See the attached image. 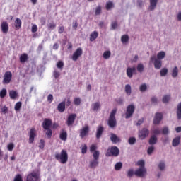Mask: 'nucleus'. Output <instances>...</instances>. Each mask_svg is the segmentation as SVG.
Returning a JSON list of instances; mask_svg holds the SVG:
<instances>
[{
	"label": "nucleus",
	"instance_id": "1",
	"mask_svg": "<svg viewBox=\"0 0 181 181\" xmlns=\"http://www.w3.org/2000/svg\"><path fill=\"white\" fill-rule=\"evenodd\" d=\"M55 159L57 160L60 161V163L64 165V163H67L69 160V154H67V151L64 149L62 150L61 153H57L55 154Z\"/></svg>",
	"mask_w": 181,
	"mask_h": 181
},
{
	"label": "nucleus",
	"instance_id": "2",
	"mask_svg": "<svg viewBox=\"0 0 181 181\" xmlns=\"http://www.w3.org/2000/svg\"><path fill=\"white\" fill-rule=\"evenodd\" d=\"M117 115V109H113L110 115L109 116V119L107 121V125L110 128L114 129L117 127V119L115 118V115Z\"/></svg>",
	"mask_w": 181,
	"mask_h": 181
},
{
	"label": "nucleus",
	"instance_id": "3",
	"mask_svg": "<svg viewBox=\"0 0 181 181\" xmlns=\"http://www.w3.org/2000/svg\"><path fill=\"white\" fill-rule=\"evenodd\" d=\"M93 159L90 160L89 162V168L90 169H95L97 166H98L100 162L98 161L100 159V151H95L93 153Z\"/></svg>",
	"mask_w": 181,
	"mask_h": 181
},
{
	"label": "nucleus",
	"instance_id": "4",
	"mask_svg": "<svg viewBox=\"0 0 181 181\" xmlns=\"http://www.w3.org/2000/svg\"><path fill=\"white\" fill-rule=\"evenodd\" d=\"M40 171L38 170L31 172L26 176L25 181H40Z\"/></svg>",
	"mask_w": 181,
	"mask_h": 181
},
{
	"label": "nucleus",
	"instance_id": "5",
	"mask_svg": "<svg viewBox=\"0 0 181 181\" xmlns=\"http://www.w3.org/2000/svg\"><path fill=\"white\" fill-rule=\"evenodd\" d=\"M119 155V148L118 147L113 146L110 148H108L107 150V152L105 153V156L111 157L115 156V158H117Z\"/></svg>",
	"mask_w": 181,
	"mask_h": 181
},
{
	"label": "nucleus",
	"instance_id": "6",
	"mask_svg": "<svg viewBox=\"0 0 181 181\" xmlns=\"http://www.w3.org/2000/svg\"><path fill=\"white\" fill-rule=\"evenodd\" d=\"M152 62H154L153 64L156 70H160L162 69V60L156 59V57L153 56L150 58V63H152Z\"/></svg>",
	"mask_w": 181,
	"mask_h": 181
},
{
	"label": "nucleus",
	"instance_id": "7",
	"mask_svg": "<svg viewBox=\"0 0 181 181\" xmlns=\"http://www.w3.org/2000/svg\"><path fill=\"white\" fill-rule=\"evenodd\" d=\"M146 168L145 167L139 168L134 171L135 176L137 177H145L146 176Z\"/></svg>",
	"mask_w": 181,
	"mask_h": 181
},
{
	"label": "nucleus",
	"instance_id": "8",
	"mask_svg": "<svg viewBox=\"0 0 181 181\" xmlns=\"http://www.w3.org/2000/svg\"><path fill=\"white\" fill-rule=\"evenodd\" d=\"M134 112H135V105H129L127 107L126 110V119H128L134 115Z\"/></svg>",
	"mask_w": 181,
	"mask_h": 181
},
{
	"label": "nucleus",
	"instance_id": "9",
	"mask_svg": "<svg viewBox=\"0 0 181 181\" xmlns=\"http://www.w3.org/2000/svg\"><path fill=\"white\" fill-rule=\"evenodd\" d=\"M81 56H83V49H81V47H78L74 52L72 55V60L74 62H77V60H78V58L81 57Z\"/></svg>",
	"mask_w": 181,
	"mask_h": 181
},
{
	"label": "nucleus",
	"instance_id": "10",
	"mask_svg": "<svg viewBox=\"0 0 181 181\" xmlns=\"http://www.w3.org/2000/svg\"><path fill=\"white\" fill-rule=\"evenodd\" d=\"M162 119H163V115H162L160 112H156L153 118L154 125H159Z\"/></svg>",
	"mask_w": 181,
	"mask_h": 181
},
{
	"label": "nucleus",
	"instance_id": "11",
	"mask_svg": "<svg viewBox=\"0 0 181 181\" xmlns=\"http://www.w3.org/2000/svg\"><path fill=\"white\" fill-rule=\"evenodd\" d=\"M149 135V130L146 128H143L140 132H139V138L141 140L145 139L146 136Z\"/></svg>",
	"mask_w": 181,
	"mask_h": 181
},
{
	"label": "nucleus",
	"instance_id": "12",
	"mask_svg": "<svg viewBox=\"0 0 181 181\" xmlns=\"http://www.w3.org/2000/svg\"><path fill=\"white\" fill-rule=\"evenodd\" d=\"M11 80H12V72L6 71L4 76V84H9V83H11Z\"/></svg>",
	"mask_w": 181,
	"mask_h": 181
},
{
	"label": "nucleus",
	"instance_id": "13",
	"mask_svg": "<svg viewBox=\"0 0 181 181\" xmlns=\"http://www.w3.org/2000/svg\"><path fill=\"white\" fill-rule=\"evenodd\" d=\"M29 135V144H33L35 142V136H36V129L32 128L28 134Z\"/></svg>",
	"mask_w": 181,
	"mask_h": 181
},
{
	"label": "nucleus",
	"instance_id": "14",
	"mask_svg": "<svg viewBox=\"0 0 181 181\" xmlns=\"http://www.w3.org/2000/svg\"><path fill=\"white\" fill-rule=\"evenodd\" d=\"M76 117H77V115L76 114H71L67 119L66 124L68 127H71L73 124H74V121H76Z\"/></svg>",
	"mask_w": 181,
	"mask_h": 181
},
{
	"label": "nucleus",
	"instance_id": "15",
	"mask_svg": "<svg viewBox=\"0 0 181 181\" xmlns=\"http://www.w3.org/2000/svg\"><path fill=\"white\" fill-rule=\"evenodd\" d=\"M52 119L49 118H46L44 119L42 122V127L44 129H49V128L52 127Z\"/></svg>",
	"mask_w": 181,
	"mask_h": 181
},
{
	"label": "nucleus",
	"instance_id": "16",
	"mask_svg": "<svg viewBox=\"0 0 181 181\" xmlns=\"http://www.w3.org/2000/svg\"><path fill=\"white\" fill-rule=\"evenodd\" d=\"M103 132H104V127L99 125L96 129V139H100L103 136Z\"/></svg>",
	"mask_w": 181,
	"mask_h": 181
},
{
	"label": "nucleus",
	"instance_id": "17",
	"mask_svg": "<svg viewBox=\"0 0 181 181\" xmlns=\"http://www.w3.org/2000/svg\"><path fill=\"white\" fill-rule=\"evenodd\" d=\"M1 32H3L4 34L8 33V32L9 31V25L6 21H3L1 23Z\"/></svg>",
	"mask_w": 181,
	"mask_h": 181
},
{
	"label": "nucleus",
	"instance_id": "18",
	"mask_svg": "<svg viewBox=\"0 0 181 181\" xmlns=\"http://www.w3.org/2000/svg\"><path fill=\"white\" fill-rule=\"evenodd\" d=\"M110 141H112V144H118V142L121 141V139L117 136V134L114 133L110 134Z\"/></svg>",
	"mask_w": 181,
	"mask_h": 181
},
{
	"label": "nucleus",
	"instance_id": "19",
	"mask_svg": "<svg viewBox=\"0 0 181 181\" xmlns=\"http://www.w3.org/2000/svg\"><path fill=\"white\" fill-rule=\"evenodd\" d=\"M57 110L59 112H64L66 110V100H64L58 104Z\"/></svg>",
	"mask_w": 181,
	"mask_h": 181
},
{
	"label": "nucleus",
	"instance_id": "20",
	"mask_svg": "<svg viewBox=\"0 0 181 181\" xmlns=\"http://www.w3.org/2000/svg\"><path fill=\"white\" fill-rule=\"evenodd\" d=\"M157 143H158V136L153 134L151 135L148 140L149 145H156Z\"/></svg>",
	"mask_w": 181,
	"mask_h": 181
},
{
	"label": "nucleus",
	"instance_id": "21",
	"mask_svg": "<svg viewBox=\"0 0 181 181\" xmlns=\"http://www.w3.org/2000/svg\"><path fill=\"white\" fill-rule=\"evenodd\" d=\"M156 5H158V0H150L149 10L151 11H155Z\"/></svg>",
	"mask_w": 181,
	"mask_h": 181
},
{
	"label": "nucleus",
	"instance_id": "22",
	"mask_svg": "<svg viewBox=\"0 0 181 181\" xmlns=\"http://www.w3.org/2000/svg\"><path fill=\"white\" fill-rule=\"evenodd\" d=\"M88 134V126L83 127L80 132L81 138H84Z\"/></svg>",
	"mask_w": 181,
	"mask_h": 181
},
{
	"label": "nucleus",
	"instance_id": "23",
	"mask_svg": "<svg viewBox=\"0 0 181 181\" xmlns=\"http://www.w3.org/2000/svg\"><path fill=\"white\" fill-rule=\"evenodd\" d=\"M59 138L62 139V141H67V132L64 129H62L60 133Z\"/></svg>",
	"mask_w": 181,
	"mask_h": 181
},
{
	"label": "nucleus",
	"instance_id": "24",
	"mask_svg": "<svg viewBox=\"0 0 181 181\" xmlns=\"http://www.w3.org/2000/svg\"><path fill=\"white\" fill-rule=\"evenodd\" d=\"M180 144V136H177L175 139H173L172 145L173 146H179V144Z\"/></svg>",
	"mask_w": 181,
	"mask_h": 181
},
{
	"label": "nucleus",
	"instance_id": "25",
	"mask_svg": "<svg viewBox=\"0 0 181 181\" xmlns=\"http://www.w3.org/2000/svg\"><path fill=\"white\" fill-rule=\"evenodd\" d=\"M9 97L11 100H15L18 97V92L13 90H10Z\"/></svg>",
	"mask_w": 181,
	"mask_h": 181
},
{
	"label": "nucleus",
	"instance_id": "26",
	"mask_svg": "<svg viewBox=\"0 0 181 181\" xmlns=\"http://www.w3.org/2000/svg\"><path fill=\"white\" fill-rule=\"evenodd\" d=\"M98 37V32L97 31H93L90 35V42H94L95 39Z\"/></svg>",
	"mask_w": 181,
	"mask_h": 181
},
{
	"label": "nucleus",
	"instance_id": "27",
	"mask_svg": "<svg viewBox=\"0 0 181 181\" xmlns=\"http://www.w3.org/2000/svg\"><path fill=\"white\" fill-rule=\"evenodd\" d=\"M14 23H15V28L16 29H21V28H22V21H21V18H17Z\"/></svg>",
	"mask_w": 181,
	"mask_h": 181
},
{
	"label": "nucleus",
	"instance_id": "28",
	"mask_svg": "<svg viewBox=\"0 0 181 181\" xmlns=\"http://www.w3.org/2000/svg\"><path fill=\"white\" fill-rule=\"evenodd\" d=\"M158 168L161 172H163L165 169H166V164L164 163V161H160Z\"/></svg>",
	"mask_w": 181,
	"mask_h": 181
},
{
	"label": "nucleus",
	"instance_id": "29",
	"mask_svg": "<svg viewBox=\"0 0 181 181\" xmlns=\"http://www.w3.org/2000/svg\"><path fill=\"white\" fill-rule=\"evenodd\" d=\"M124 90H125V93H126L127 95H131V94L132 93L131 85H129V84L125 85Z\"/></svg>",
	"mask_w": 181,
	"mask_h": 181
},
{
	"label": "nucleus",
	"instance_id": "30",
	"mask_svg": "<svg viewBox=\"0 0 181 181\" xmlns=\"http://www.w3.org/2000/svg\"><path fill=\"white\" fill-rule=\"evenodd\" d=\"M91 107L93 111H98V110H100L101 105H100V102H96L95 103H93Z\"/></svg>",
	"mask_w": 181,
	"mask_h": 181
},
{
	"label": "nucleus",
	"instance_id": "31",
	"mask_svg": "<svg viewBox=\"0 0 181 181\" xmlns=\"http://www.w3.org/2000/svg\"><path fill=\"white\" fill-rule=\"evenodd\" d=\"M166 56V54L163 51H160L157 54V60H163V58Z\"/></svg>",
	"mask_w": 181,
	"mask_h": 181
},
{
	"label": "nucleus",
	"instance_id": "32",
	"mask_svg": "<svg viewBox=\"0 0 181 181\" xmlns=\"http://www.w3.org/2000/svg\"><path fill=\"white\" fill-rule=\"evenodd\" d=\"M177 74H179V69H177V66H175L172 70V77H173V78H176V77H177Z\"/></svg>",
	"mask_w": 181,
	"mask_h": 181
},
{
	"label": "nucleus",
	"instance_id": "33",
	"mask_svg": "<svg viewBox=\"0 0 181 181\" xmlns=\"http://www.w3.org/2000/svg\"><path fill=\"white\" fill-rule=\"evenodd\" d=\"M177 119H181V103L177 106Z\"/></svg>",
	"mask_w": 181,
	"mask_h": 181
},
{
	"label": "nucleus",
	"instance_id": "34",
	"mask_svg": "<svg viewBox=\"0 0 181 181\" xmlns=\"http://www.w3.org/2000/svg\"><path fill=\"white\" fill-rule=\"evenodd\" d=\"M129 41V36L128 35H124L121 37L122 43H127Z\"/></svg>",
	"mask_w": 181,
	"mask_h": 181
},
{
	"label": "nucleus",
	"instance_id": "35",
	"mask_svg": "<svg viewBox=\"0 0 181 181\" xmlns=\"http://www.w3.org/2000/svg\"><path fill=\"white\" fill-rule=\"evenodd\" d=\"M28 61V54H23L20 57L21 63H25Z\"/></svg>",
	"mask_w": 181,
	"mask_h": 181
},
{
	"label": "nucleus",
	"instance_id": "36",
	"mask_svg": "<svg viewBox=\"0 0 181 181\" xmlns=\"http://www.w3.org/2000/svg\"><path fill=\"white\" fill-rule=\"evenodd\" d=\"M103 57L105 59V60L110 59V57H111V51H105L103 54Z\"/></svg>",
	"mask_w": 181,
	"mask_h": 181
},
{
	"label": "nucleus",
	"instance_id": "37",
	"mask_svg": "<svg viewBox=\"0 0 181 181\" xmlns=\"http://www.w3.org/2000/svg\"><path fill=\"white\" fill-rule=\"evenodd\" d=\"M47 28L49 30H53L56 29V23H54V22H51L47 24Z\"/></svg>",
	"mask_w": 181,
	"mask_h": 181
},
{
	"label": "nucleus",
	"instance_id": "38",
	"mask_svg": "<svg viewBox=\"0 0 181 181\" xmlns=\"http://www.w3.org/2000/svg\"><path fill=\"white\" fill-rule=\"evenodd\" d=\"M6 94H8V91L6 90V89L3 88L1 91H0V97L1 98H5V97H6Z\"/></svg>",
	"mask_w": 181,
	"mask_h": 181
},
{
	"label": "nucleus",
	"instance_id": "39",
	"mask_svg": "<svg viewBox=\"0 0 181 181\" xmlns=\"http://www.w3.org/2000/svg\"><path fill=\"white\" fill-rule=\"evenodd\" d=\"M21 108H22V102H18L14 107L15 111H21Z\"/></svg>",
	"mask_w": 181,
	"mask_h": 181
},
{
	"label": "nucleus",
	"instance_id": "40",
	"mask_svg": "<svg viewBox=\"0 0 181 181\" xmlns=\"http://www.w3.org/2000/svg\"><path fill=\"white\" fill-rule=\"evenodd\" d=\"M168 69L167 68H163L160 71V74L161 77H165V76H166V74H168Z\"/></svg>",
	"mask_w": 181,
	"mask_h": 181
},
{
	"label": "nucleus",
	"instance_id": "41",
	"mask_svg": "<svg viewBox=\"0 0 181 181\" xmlns=\"http://www.w3.org/2000/svg\"><path fill=\"white\" fill-rule=\"evenodd\" d=\"M145 67L144 66V64L140 63L137 65V71L139 73H142L144 70Z\"/></svg>",
	"mask_w": 181,
	"mask_h": 181
},
{
	"label": "nucleus",
	"instance_id": "42",
	"mask_svg": "<svg viewBox=\"0 0 181 181\" xmlns=\"http://www.w3.org/2000/svg\"><path fill=\"white\" fill-rule=\"evenodd\" d=\"M57 67L61 71L63 70V67H64V63L62 61H59L57 63Z\"/></svg>",
	"mask_w": 181,
	"mask_h": 181
},
{
	"label": "nucleus",
	"instance_id": "43",
	"mask_svg": "<svg viewBox=\"0 0 181 181\" xmlns=\"http://www.w3.org/2000/svg\"><path fill=\"white\" fill-rule=\"evenodd\" d=\"M169 100H170V95H165L163 97L162 101L164 104H166L167 103H169Z\"/></svg>",
	"mask_w": 181,
	"mask_h": 181
},
{
	"label": "nucleus",
	"instance_id": "44",
	"mask_svg": "<svg viewBox=\"0 0 181 181\" xmlns=\"http://www.w3.org/2000/svg\"><path fill=\"white\" fill-rule=\"evenodd\" d=\"M46 132V135H47V138H49V139H50V138H52V135H53V132L50 129V128L48 129H45Z\"/></svg>",
	"mask_w": 181,
	"mask_h": 181
},
{
	"label": "nucleus",
	"instance_id": "45",
	"mask_svg": "<svg viewBox=\"0 0 181 181\" xmlns=\"http://www.w3.org/2000/svg\"><path fill=\"white\" fill-rule=\"evenodd\" d=\"M129 145H135L136 144V139L135 137H130L128 140Z\"/></svg>",
	"mask_w": 181,
	"mask_h": 181
},
{
	"label": "nucleus",
	"instance_id": "46",
	"mask_svg": "<svg viewBox=\"0 0 181 181\" xmlns=\"http://www.w3.org/2000/svg\"><path fill=\"white\" fill-rule=\"evenodd\" d=\"M127 76L129 77V78H132V76H134V74L132 72V68H127Z\"/></svg>",
	"mask_w": 181,
	"mask_h": 181
},
{
	"label": "nucleus",
	"instance_id": "47",
	"mask_svg": "<svg viewBox=\"0 0 181 181\" xmlns=\"http://www.w3.org/2000/svg\"><path fill=\"white\" fill-rule=\"evenodd\" d=\"M115 170H121L122 169V163L121 162H118L115 165Z\"/></svg>",
	"mask_w": 181,
	"mask_h": 181
},
{
	"label": "nucleus",
	"instance_id": "48",
	"mask_svg": "<svg viewBox=\"0 0 181 181\" xmlns=\"http://www.w3.org/2000/svg\"><path fill=\"white\" fill-rule=\"evenodd\" d=\"M111 8H114V3H112V1H109L106 4V9L107 11H110Z\"/></svg>",
	"mask_w": 181,
	"mask_h": 181
},
{
	"label": "nucleus",
	"instance_id": "49",
	"mask_svg": "<svg viewBox=\"0 0 181 181\" xmlns=\"http://www.w3.org/2000/svg\"><path fill=\"white\" fill-rule=\"evenodd\" d=\"M134 175H135V172H134V169H129L127 171V177H132V176H134Z\"/></svg>",
	"mask_w": 181,
	"mask_h": 181
},
{
	"label": "nucleus",
	"instance_id": "50",
	"mask_svg": "<svg viewBox=\"0 0 181 181\" xmlns=\"http://www.w3.org/2000/svg\"><path fill=\"white\" fill-rule=\"evenodd\" d=\"M169 127H164L162 129V134L163 135H168L169 134Z\"/></svg>",
	"mask_w": 181,
	"mask_h": 181
},
{
	"label": "nucleus",
	"instance_id": "51",
	"mask_svg": "<svg viewBox=\"0 0 181 181\" xmlns=\"http://www.w3.org/2000/svg\"><path fill=\"white\" fill-rule=\"evenodd\" d=\"M74 104L75 105H80L81 104V99L80 98H75L74 100Z\"/></svg>",
	"mask_w": 181,
	"mask_h": 181
},
{
	"label": "nucleus",
	"instance_id": "52",
	"mask_svg": "<svg viewBox=\"0 0 181 181\" xmlns=\"http://www.w3.org/2000/svg\"><path fill=\"white\" fill-rule=\"evenodd\" d=\"M147 89H148V86H146V84L144 83L140 86L139 90L140 91H141V93L146 91Z\"/></svg>",
	"mask_w": 181,
	"mask_h": 181
},
{
	"label": "nucleus",
	"instance_id": "53",
	"mask_svg": "<svg viewBox=\"0 0 181 181\" xmlns=\"http://www.w3.org/2000/svg\"><path fill=\"white\" fill-rule=\"evenodd\" d=\"M118 28V23L117 21H113L111 23V29L115 30Z\"/></svg>",
	"mask_w": 181,
	"mask_h": 181
},
{
	"label": "nucleus",
	"instance_id": "54",
	"mask_svg": "<svg viewBox=\"0 0 181 181\" xmlns=\"http://www.w3.org/2000/svg\"><path fill=\"white\" fill-rule=\"evenodd\" d=\"M151 104H154V105H156L158 104V98L156 96H153L151 98Z\"/></svg>",
	"mask_w": 181,
	"mask_h": 181
},
{
	"label": "nucleus",
	"instance_id": "55",
	"mask_svg": "<svg viewBox=\"0 0 181 181\" xmlns=\"http://www.w3.org/2000/svg\"><path fill=\"white\" fill-rule=\"evenodd\" d=\"M95 15H96V16L98 15H101V6H98V7H96Z\"/></svg>",
	"mask_w": 181,
	"mask_h": 181
},
{
	"label": "nucleus",
	"instance_id": "56",
	"mask_svg": "<svg viewBox=\"0 0 181 181\" xmlns=\"http://www.w3.org/2000/svg\"><path fill=\"white\" fill-rule=\"evenodd\" d=\"M154 151H155V147H153V146L148 147L147 150L148 155H152Z\"/></svg>",
	"mask_w": 181,
	"mask_h": 181
},
{
	"label": "nucleus",
	"instance_id": "57",
	"mask_svg": "<svg viewBox=\"0 0 181 181\" xmlns=\"http://www.w3.org/2000/svg\"><path fill=\"white\" fill-rule=\"evenodd\" d=\"M162 133V131H160L159 129V128L155 129L154 130H153V135H160V134Z\"/></svg>",
	"mask_w": 181,
	"mask_h": 181
},
{
	"label": "nucleus",
	"instance_id": "58",
	"mask_svg": "<svg viewBox=\"0 0 181 181\" xmlns=\"http://www.w3.org/2000/svg\"><path fill=\"white\" fill-rule=\"evenodd\" d=\"M13 181H23L22 175L21 174L16 175Z\"/></svg>",
	"mask_w": 181,
	"mask_h": 181
},
{
	"label": "nucleus",
	"instance_id": "59",
	"mask_svg": "<svg viewBox=\"0 0 181 181\" xmlns=\"http://www.w3.org/2000/svg\"><path fill=\"white\" fill-rule=\"evenodd\" d=\"M95 151H97V146H95V144H92L90 146V152L94 153V152H95Z\"/></svg>",
	"mask_w": 181,
	"mask_h": 181
},
{
	"label": "nucleus",
	"instance_id": "60",
	"mask_svg": "<svg viewBox=\"0 0 181 181\" xmlns=\"http://www.w3.org/2000/svg\"><path fill=\"white\" fill-rule=\"evenodd\" d=\"M144 1L137 0V6H139V8H144Z\"/></svg>",
	"mask_w": 181,
	"mask_h": 181
},
{
	"label": "nucleus",
	"instance_id": "61",
	"mask_svg": "<svg viewBox=\"0 0 181 181\" xmlns=\"http://www.w3.org/2000/svg\"><path fill=\"white\" fill-rule=\"evenodd\" d=\"M53 76L54 78H59L60 77V72L55 69L53 72Z\"/></svg>",
	"mask_w": 181,
	"mask_h": 181
},
{
	"label": "nucleus",
	"instance_id": "62",
	"mask_svg": "<svg viewBox=\"0 0 181 181\" xmlns=\"http://www.w3.org/2000/svg\"><path fill=\"white\" fill-rule=\"evenodd\" d=\"M13 148H15V145H13V143H10L7 146L8 151H10L11 152V151H13Z\"/></svg>",
	"mask_w": 181,
	"mask_h": 181
},
{
	"label": "nucleus",
	"instance_id": "63",
	"mask_svg": "<svg viewBox=\"0 0 181 181\" xmlns=\"http://www.w3.org/2000/svg\"><path fill=\"white\" fill-rule=\"evenodd\" d=\"M39 148H40V149H43L45 148V140L41 139L40 141Z\"/></svg>",
	"mask_w": 181,
	"mask_h": 181
},
{
	"label": "nucleus",
	"instance_id": "64",
	"mask_svg": "<svg viewBox=\"0 0 181 181\" xmlns=\"http://www.w3.org/2000/svg\"><path fill=\"white\" fill-rule=\"evenodd\" d=\"M81 153H83V155L87 153V145L84 144V146L82 147Z\"/></svg>",
	"mask_w": 181,
	"mask_h": 181
}]
</instances>
